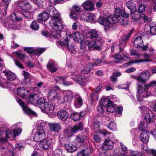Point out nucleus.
<instances>
[{
    "label": "nucleus",
    "mask_w": 156,
    "mask_h": 156,
    "mask_svg": "<svg viewBox=\"0 0 156 156\" xmlns=\"http://www.w3.org/2000/svg\"><path fill=\"white\" fill-rule=\"evenodd\" d=\"M96 41L88 40L85 41L84 44L81 45L80 49H82L83 51L85 50L84 48L85 46H87L89 48H94L95 49H98L99 46L97 45Z\"/></svg>",
    "instance_id": "9"
},
{
    "label": "nucleus",
    "mask_w": 156,
    "mask_h": 156,
    "mask_svg": "<svg viewBox=\"0 0 156 156\" xmlns=\"http://www.w3.org/2000/svg\"><path fill=\"white\" fill-rule=\"evenodd\" d=\"M34 3L38 6L42 8L43 6V1L42 0H33Z\"/></svg>",
    "instance_id": "50"
},
{
    "label": "nucleus",
    "mask_w": 156,
    "mask_h": 156,
    "mask_svg": "<svg viewBox=\"0 0 156 156\" xmlns=\"http://www.w3.org/2000/svg\"><path fill=\"white\" fill-rule=\"evenodd\" d=\"M95 16L94 14H89L86 16V19L88 21L91 22L94 20Z\"/></svg>",
    "instance_id": "47"
},
{
    "label": "nucleus",
    "mask_w": 156,
    "mask_h": 156,
    "mask_svg": "<svg viewBox=\"0 0 156 156\" xmlns=\"http://www.w3.org/2000/svg\"><path fill=\"white\" fill-rule=\"evenodd\" d=\"M156 86V81H152L147 85L145 84H139V88L137 89L138 94L137 95V99L140 101H142L144 98L147 97L148 90L149 87Z\"/></svg>",
    "instance_id": "3"
},
{
    "label": "nucleus",
    "mask_w": 156,
    "mask_h": 156,
    "mask_svg": "<svg viewBox=\"0 0 156 156\" xmlns=\"http://www.w3.org/2000/svg\"><path fill=\"white\" fill-rule=\"evenodd\" d=\"M73 133H76L78 130H83V124L82 123H79L73 127L70 128Z\"/></svg>",
    "instance_id": "30"
},
{
    "label": "nucleus",
    "mask_w": 156,
    "mask_h": 156,
    "mask_svg": "<svg viewBox=\"0 0 156 156\" xmlns=\"http://www.w3.org/2000/svg\"><path fill=\"white\" fill-rule=\"evenodd\" d=\"M45 123L44 121H42L39 123L37 128H38L39 127H41L43 129H45L44 126H45Z\"/></svg>",
    "instance_id": "60"
},
{
    "label": "nucleus",
    "mask_w": 156,
    "mask_h": 156,
    "mask_svg": "<svg viewBox=\"0 0 156 156\" xmlns=\"http://www.w3.org/2000/svg\"><path fill=\"white\" fill-rule=\"evenodd\" d=\"M105 108H104V107L100 104L97 107V111L101 113H102L104 112V109Z\"/></svg>",
    "instance_id": "53"
},
{
    "label": "nucleus",
    "mask_w": 156,
    "mask_h": 156,
    "mask_svg": "<svg viewBox=\"0 0 156 156\" xmlns=\"http://www.w3.org/2000/svg\"><path fill=\"white\" fill-rule=\"evenodd\" d=\"M73 37L74 41L76 42H81L83 38L82 34L78 32L74 33Z\"/></svg>",
    "instance_id": "31"
},
{
    "label": "nucleus",
    "mask_w": 156,
    "mask_h": 156,
    "mask_svg": "<svg viewBox=\"0 0 156 156\" xmlns=\"http://www.w3.org/2000/svg\"><path fill=\"white\" fill-rule=\"evenodd\" d=\"M17 102L21 106L25 112L33 115H35L36 113L34 111H32L30 108L27 107L25 105L24 103L20 99L17 98L16 99Z\"/></svg>",
    "instance_id": "16"
},
{
    "label": "nucleus",
    "mask_w": 156,
    "mask_h": 156,
    "mask_svg": "<svg viewBox=\"0 0 156 156\" xmlns=\"http://www.w3.org/2000/svg\"><path fill=\"white\" fill-rule=\"evenodd\" d=\"M149 132L147 130L143 131L141 133L140 139V140L145 144L147 143L149 140Z\"/></svg>",
    "instance_id": "18"
},
{
    "label": "nucleus",
    "mask_w": 156,
    "mask_h": 156,
    "mask_svg": "<svg viewBox=\"0 0 156 156\" xmlns=\"http://www.w3.org/2000/svg\"><path fill=\"white\" fill-rule=\"evenodd\" d=\"M18 10L16 11L21 14L27 19H32L33 16L31 12L26 9H30L31 6L27 0H20L18 2Z\"/></svg>",
    "instance_id": "2"
},
{
    "label": "nucleus",
    "mask_w": 156,
    "mask_h": 156,
    "mask_svg": "<svg viewBox=\"0 0 156 156\" xmlns=\"http://www.w3.org/2000/svg\"><path fill=\"white\" fill-rule=\"evenodd\" d=\"M134 46L136 48L142 47L144 45V43L141 37H136L133 42Z\"/></svg>",
    "instance_id": "27"
},
{
    "label": "nucleus",
    "mask_w": 156,
    "mask_h": 156,
    "mask_svg": "<svg viewBox=\"0 0 156 156\" xmlns=\"http://www.w3.org/2000/svg\"><path fill=\"white\" fill-rule=\"evenodd\" d=\"M6 76L7 79L10 81H13L16 79L15 74L10 71H4L3 72Z\"/></svg>",
    "instance_id": "29"
},
{
    "label": "nucleus",
    "mask_w": 156,
    "mask_h": 156,
    "mask_svg": "<svg viewBox=\"0 0 156 156\" xmlns=\"http://www.w3.org/2000/svg\"><path fill=\"white\" fill-rule=\"evenodd\" d=\"M94 65L96 66H99L101 64L102 60L101 59H96L94 60Z\"/></svg>",
    "instance_id": "58"
},
{
    "label": "nucleus",
    "mask_w": 156,
    "mask_h": 156,
    "mask_svg": "<svg viewBox=\"0 0 156 156\" xmlns=\"http://www.w3.org/2000/svg\"><path fill=\"white\" fill-rule=\"evenodd\" d=\"M22 130L20 128H17L14 129L13 131V137L15 138L17 136H18L20 134Z\"/></svg>",
    "instance_id": "46"
},
{
    "label": "nucleus",
    "mask_w": 156,
    "mask_h": 156,
    "mask_svg": "<svg viewBox=\"0 0 156 156\" xmlns=\"http://www.w3.org/2000/svg\"><path fill=\"white\" fill-rule=\"evenodd\" d=\"M144 61V60H143L142 59H137L133 61H130L127 63L126 64L127 65V66H129L134 63H138L139 62H143Z\"/></svg>",
    "instance_id": "49"
},
{
    "label": "nucleus",
    "mask_w": 156,
    "mask_h": 156,
    "mask_svg": "<svg viewBox=\"0 0 156 156\" xmlns=\"http://www.w3.org/2000/svg\"><path fill=\"white\" fill-rule=\"evenodd\" d=\"M46 100L43 98H40L37 101V105L40 107L42 105L46 103Z\"/></svg>",
    "instance_id": "45"
},
{
    "label": "nucleus",
    "mask_w": 156,
    "mask_h": 156,
    "mask_svg": "<svg viewBox=\"0 0 156 156\" xmlns=\"http://www.w3.org/2000/svg\"><path fill=\"white\" fill-rule=\"evenodd\" d=\"M73 133L70 129L69 128L66 129L64 132L65 136L67 138H69L73 135Z\"/></svg>",
    "instance_id": "43"
},
{
    "label": "nucleus",
    "mask_w": 156,
    "mask_h": 156,
    "mask_svg": "<svg viewBox=\"0 0 156 156\" xmlns=\"http://www.w3.org/2000/svg\"><path fill=\"white\" fill-rule=\"evenodd\" d=\"M37 96L35 94H32L30 95L29 98V101L30 103L33 104L35 102H37Z\"/></svg>",
    "instance_id": "42"
},
{
    "label": "nucleus",
    "mask_w": 156,
    "mask_h": 156,
    "mask_svg": "<svg viewBox=\"0 0 156 156\" xmlns=\"http://www.w3.org/2000/svg\"><path fill=\"white\" fill-rule=\"evenodd\" d=\"M6 138V139H9L12 136H13V134L12 132L10 130H8L5 132Z\"/></svg>",
    "instance_id": "54"
},
{
    "label": "nucleus",
    "mask_w": 156,
    "mask_h": 156,
    "mask_svg": "<svg viewBox=\"0 0 156 156\" xmlns=\"http://www.w3.org/2000/svg\"><path fill=\"white\" fill-rule=\"evenodd\" d=\"M120 145L122 150L123 152H125L127 150V148L126 146L122 143H120Z\"/></svg>",
    "instance_id": "64"
},
{
    "label": "nucleus",
    "mask_w": 156,
    "mask_h": 156,
    "mask_svg": "<svg viewBox=\"0 0 156 156\" xmlns=\"http://www.w3.org/2000/svg\"><path fill=\"white\" fill-rule=\"evenodd\" d=\"M46 133L45 129L41 127L37 128L34 137V140L37 142L41 141L46 138Z\"/></svg>",
    "instance_id": "7"
},
{
    "label": "nucleus",
    "mask_w": 156,
    "mask_h": 156,
    "mask_svg": "<svg viewBox=\"0 0 156 156\" xmlns=\"http://www.w3.org/2000/svg\"><path fill=\"white\" fill-rule=\"evenodd\" d=\"M113 142L112 141L107 139L105 141L102 148L104 150H107L113 148Z\"/></svg>",
    "instance_id": "22"
},
{
    "label": "nucleus",
    "mask_w": 156,
    "mask_h": 156,
    "mask_svg": "<svg viewBox=\"0 0 156 156\" xmlns=\"http://www.w3.org/2000/svg\"><path fill=\"white\" fill-rule=\"evenodd\" d=\"M69 40L67 39V37L63 39L61 41H60L59 42V44L61 46H64L68 49H70V48L69 47L68 45Z\"/></svg>",
    "instance_id": "38"
},
{
    "label": "nucleus",
    "mask_w": 156,
    "mask_h": 156,
    "mask_svg": "<svg viewBox=\"0 0 156 156\" xmlns=\"http://www.w3.org/2000/svg\"><path fill=\"white\" fill-rule=\"evenodd\" d=\"M145 8L146 5L144 4H141L140 5L138 8L139 12L140 13L144 12Z\"/></svg>",
    "instance_id": "52"
},
{
    "label": "nucleus",
    "mask_w": 156,
    "mask_h": 156,
    "mask_svg": "<svg viewBox=\"0 0 156 156\" xmlns=\"http://www.w3.org/2000/svg\"><path fill=\"white\" fill-rule=\"evenodd\" d=\"M48 99L52 101L56 100H60L61 98V96L53 89L48 90Z\"/></svg>",
    "instance_id": "10"
},
{
    "label": "nucleus",
    "mask_w": 156,
    "mask_h": 156,
    "mask_svg": "<svg viewBox=\"0 0 156 156\" xmlns=\"http://www.w3.org/2000/svg\"><path fill=\"white\" fill-rule=\"evenodd\" d=\"M108 127L112 130H115L116 129V124L113 122H111L108 125Z\"/></svg>",
    "instance_id": "51"
},
{
    "label": "nucleus",
    "mask_w": 156,
    "mask_h": 156,
    "mask_svg": "<svg viewBox=\"0 0 156 156\" xmlns=\"http://www.w3.org/2000/svg\"><path fill=\"white\" fill-rule=\"evenodd\" d=\"M93 138L96 142L97 143L100 142V138L99 136L96 134L93 136Z\"/></svg>",
    "instance_id": "61"
},
{
    "label": "nucleus",
    "mask_w": 156,
    "mask_h": 156,
    "mask_svg": "<svg viewBox=\"0 0 156 156\" xmlns=\"http://www.w3.org/2000/svg\"><path fill=\"white\" fill-rule=\"evenodd\" d=\"M83 104V100L81 96L78 94L74 95V105L75 107L78 108L82 106Z\"/></svg>",
    "instance_id": "17"
},
{
    "label": "nucleus",
    "mask_w": 156,
    "mask_h": 156,
    "mask_svg": "<svg viewBox=\"0 0 156 156\" xmlns=\"http://www.w3.org/2000/svg\"><path fill=\"white\" fill-rule=\"evenodd\" d=\"M87 137L85 136L82 134H79L76 136L75 141L77 143H84Z\"/></svg>",
    "instance_id": "32"
},
{
    "label": "nucleus",
    "mask_w": 156,
    "mask_h": 156,
    "mask_svg": "<svg viewBox=\"0 0 156 156\" xmlns=\"http://www.w3.org/2000/svg\"><path fill=\"white\" fill-rule=\"evenodd\" d=\"M9 19L14 21L20 20H22L21 18L17 17L16 14L15 13H13L10 15L9 16Z\"/></svg>",
    "instance_id": "44"
},
{
    "label": "nucleus",
    "mask_w": 156,
    "mask_h": 156,
    "mask_svg": "<svg viewBox=\"0 0 156 156\" xmlns=\"http://www.w3.org/2000/svg\"><path fill=\"white\" fill-rule=\"evenodd\" d=\"M63 99L66 102H71L73 99V93L70 90H66L63 92Z\"/></svg>",
    "instance_id": "12"
},
{
    "label": "nucleus",
    "mask_w": 156,
    "mask_h": 156,
    "mask_svg": "<svg viewBox=\"0 0 156 156\" xmlns=\"http://www.w3.org/2000/svg\"><path fill=\"white\" fill-rule=\"evenodd\" d=\"M30 27L31 29L34 30H37L39 28L38 24L36 20H34L32 22Z\"/></svg>",
    "instance_id": "41"
},
{
    "label": "nucleus",
    "mask_w": 156,
    "mask_h": 156,
    "mask_svg": "<svg viewBox=\"0 0 156 156\" xmlns=\"http://www.w3.org/2000/svg\"><path fill=\"white\" fill-rule=\"evenodd\" d=\"M11 0H2L1 2L0 5L3 6L5 5V9H6L7 8L8 4L10 3Z\"/></svg>",
    "instance_id": "48"
},
{
    "label": "nucleus",
    "mask_w": 156,
    "mask_h": 156,
    "mask_svg": "<svg viewBox=\"0 0 156 156\" xmlns=\"http://www.w3.org/2000/svg\"><path fill=\"white\" fill-rule=\"evenodd\" d=\"M140 17L142 18L144 21L145 22H147L149 21L148 18L146 16L144 15L143 16H142L140 14H139V16L138 17V19H139Z\"/></svg>",
    "instance_id": "63"
},
{
    "label": "nucleus",
    "mask_w": 156,
    "mask_h": 156,
    "mask_svg": "<svg viewBox=\"0 0 156 156\" xmlns=\"http://www.w3.org/2000/svg\"><path fill=\"white\" fill-rule=\"evenodd\" d=\"M115 57L116 59L119 60L122 59L124 61L126 60V59H125V58L123 57L120 55H116Z\"/></svg>",
    "instance_id": "59"
},
{
    "label": "nucleus",
    "mask_w": 156,
    "mask_h": 156,
    "mask_svg": "<svg viewBox=\"0 0 156 156\" xmlns=\"http://www.w3.org/2000/svg\"><path fill=\"white\" fill-rule=\"evenodd\" d=\"M23 74L24 76V80L22 83V84L24 85H29L30 83V74L24 70Z\"/></svg>",
    "instance_id": "28"
},
{
    "label": "nucleus",
    "mask_w": 156,
    "mask_h": 156,
    "mask_svg": "<svg viewBox=\"0 0 156 156\" xmlns=\"http://www.w3.org/2000/svg\"><path fill=\"white\" fill-rule=\"evenodd\" d=\"M81 8L79 6H74L70 15V18L75 20L77 19V12H80Z\"/></svg>",
    "instance_id": "23"
},
{
    "label": "nucleus",
    "mask_w": 156,
    "mask_h": 156,
    "mask_svg": "<svg viewBox=\"0 0 156 156\" xmlns=\"http://www.w3.org/2000/svg\"><path fill=\"white\" fill-rule=\"evenodd\" d=\"M46 11L49 13V15L52 16L49 22L50 25L53 26L54 22L61 20L60 15L53 6L48 5Z\"/></svg>",
    "instance_id": "5"
},
{
    "label": "nucleus",
    "mask_w": 156,
    "mask_h": 156,
    "mask_svg": "<svg viewBox=\"0 0 156 156\" xmlns=\"http://www.w3.org/2000/svg\"><path fill=\"white\" fill-rule=\"evenodd\" d=\"M16 56L19 59L23 60L25 58L26 55L23 54L17 53Z\"/></svg>",
    "instance_id": "57"
},
{
    "label": "nucleus",
    "mask_w": 156,
    "mask_h": 156,
    "mask_svg": "<svg viewBox=\"0 0 156 156\" xmlns=\"http://www.w3.org/2000/svg\"><path fill=\"white\" fill-rule=\"evenodd\" d=\"M131 32L132 31H130L128 34H126L120 38V43L119 45V47L120 52H121L122 51L124 48L125 47V44L126 41L128 40Z\"/></svg>",
    "instance_id": "14"
},
{
    "label": "nucleus",
    "mask_w": 156,
    "mask_h": 156,
    "mask_svg": "<svg viewBox=\"0 0 156 156\" xmlns=\"http://www.w3.org/2000/svg\"><path fill=\"white\" fill-rule=\"evenodd\" d=\"M45 50V48H37L36 50L37 52V54L39 55H40Z\"/></svg>",
    "instance_id": "55"
},
{
    "label": "nucleus",
    "mask_w": 156,
    "mask_h": 156,
    "mask_svg": "<svg viewBox=\"0 0 156 156\" xmlns=\"http://www.w3.org/2000/svg\"><path fill=\"white\" fill-rule=\"evenodd\" d=\"M121 73L120 72L114 73L112 76L110 77V80L113 82H115L116 81L117 78L120 76Z\"/></svg>",
    "instance_id": "40"
},
{
    "label": "nucleus",
    "mask_w": 156,
    "mask_h": 156,
    "mask_svg": "<svg viewBox=\"0 0 156 156\" xmlns=\"http://www.w3.org/2000/svg\"><path fill=\"white\" fill-rule=\"evenodd\" d=\"M113 102L107 98H102L100 101L99 104L106 108L108 112H113L115 111V105Z\"/></svg>",
    "instance_id": "6"
},
{
    "label": "nucleus",
    "mask_w": 156,
    "mask_h": 156,
    "mask_svg": "<svg viewBox=\"0 0 156 156\" xmlns=\"http://www.w3.org/2000/svg\"><path fill=\"white\" fill-rule=\"evenodd\" d=\"M139 108L140 111L145 115L144 119L146 121L148 122H150L151 121L150 116V113H151V111L144 106H140Z\"/></svg>",
    "instance_id": "11"
},
{
    "label": "nucleus",
    "mask_w": 156,
    "mask_h": 156,
    "mask_svg": "<svg viewBox=\"0 0 156 156\" xmlns=\"http://www.w3.org/2000/svg\"><path fill=\"white\" fill-rule=\"evenodd\" d=\"M56 82H61V81H64L65 80V78L63 77L59 76L57 77L55 79Z\"/></svg>",
    "instance_id": "62"
},
{
    "label": "nucleus",
    "mask_w": 156,
    "mask_h": 156,
    "mask_svg": "<svg viewBox=\"0 0 156 156\" xmlns=\"http://www.w3.org/2000/svg\"><path fill=\"white\" fill-rule=\"evenodd\" d=\"M17 94L22 98H26L28 94V91L24 87H20L17 90Z\"/></svg>",
    "instance_id": "20"
},
{
    "label": "nucleus",
    "mask_w": 156,
    "mask_h": 156,
    "mask_svg": "<svg viewBox=\"0 0 156 156\" xmlns=\"http://www.w3.org/2000/svg\"><path fill=\"white\" fill-rule=\"evenodd\" d=\"M57 66L55 61L52 59H50L47 66V68L51 73H54L57 70Z\"/></svg>",
    "instance_id": "15"
},
{
    "label": "nucleus",
    "mask_w": 156,
    "mask_h": 156,
    "mask_svg": "<svg viewBox=\"0 0 156 156\" xmlns=\"http://www.w3.org/2000/svg\"><path fill=\"white\" fill-rule=\"evenodd\" d=\"M48 18V13L46 12H43L38 15V20L40 21H45Z\"/></svg>",
    "instance_id": "35"
},
{
    "label": "nucleus",
    "mask_w": 156,
    "mask_h": 156,
    "mask_svg": "<svg viewBox=\"0 0 156 156\" xmlns=\"http://www.w3.org/2000/svg\"><path fill=\"white\" fill-rule=\"evenodd\" d=\"M14 61L16 65L20 68H23L21 63L17 59H14Z\"/></svg>",
    "instance_id": "56"
},
{
    "label": "nucleus",
    "mask_w": 156,
    "mask_h": 156,
    "mask_svg": "<svg viewBox=\"0 0 156 156\" xmlns=\"http://www.w3.org/2000/svg\"><path fill=\"white\" fill-rule=\"evenodd\" d=\"M126 6L129 10L131 14H133L136 10V8L135 4L132 1H128L126 3Z\"/></svg>",
    "instance_id": "25"
},
{
    "label": "nucleus",
    "mask_w": 156,
    "mask_h": 156,
    "mask_svg": "<svg viewBox=\"0 0 156 156\" xmlns=\"http://www.w3.org/2000/svg\"><path fill=\"white\" fill-rule=\"evenodd\" d=\"M54 109V107L53 104H48V106L46 107L44 111L45 113L48 114L49 113H51Z\"/></svg>",
    "instance_id": "39"
},
{
    "label": "nucleus",
    "mask_w": 156,
    "mask_h": 156,
    "mask_svg": "<svg viewBox=\"0 0 156 156\" xmlns=\"http://www.w3.org/2000/svg\"><path fill=\"white\" fill-rule=\"evenodd\" d=\"M49 125L50 130L52 131L58 132L61 129L59 123H50Z\"/></svg>",
    "instance_id": "26"
},
{
    "label": "nucleus",
    "mask_w": 156,
    "mask_h": 156,
    "mask_svg": "<svg viewBox=\"0 0 156 156\" xmlns=\"http://www.w3.org/2000/svg\"><path fill=\"white\" fill-rule=\"evenodd\" d=\"M94 5L93 1L92 0H88L82 4L83 8L86 10H92Z\"/></svg>",
    "instance_id": "24"
},
{
    "label": "nucleus",
    "mask_w": 156,
    "mask_h": 156,
    "mask_svg": "<svg viewBox=\"0 0 156 156\" xmlns=\"http://www.w3.org/2000/svg\"><path fill=\"white\" fill-rule=\"evenodd\" d=\"M147 27L150 29V33L152 34L156 35V24L151 23Z\"/></svg>",
    "instance_id": "37"
},
{
    "label": "nucleus",
    "mask_w": 156,
    "mask_h": 156,
    "mask_svg": "<svg viewBox=\"0 0 156 156\" xmlns=\"http://www.w3.org/2000/svg\"><path fill=\"white\" fill-rule=\"evenodd\" d=\"M86 36L87 38L96 41L97 43H101V42L102 39L94 30H92L89 32L86 33Z\"/></svg>",
    "instance_id": "8"
},
{
    "label": "nucleus",
    "mask_w": 156,
    "mask_h": 156,
    "mask_svg": "<svg viewBox=\"0 0 156 156\" xmlns=\"http://www.w3.org/2000/svg\"><path fill=\"white\" fill-rule=\"evenodd\" d=\"M129 12L123 9H116L114 12L113 16H110L107 18L102 16L98 19V22L105 26V30H108L112 27L113 23L119 21L121 24H124V17L128 18Z\"/></svg>",
    "instance_id": "1"
},
{
    "label": "nucleus",
    "mask_w": 156,
    "mask_h": 156,
    "mask_svg": "<svg viewBox=\"0 0 156 156\" xmlns=\"http://www.w3.org/2000/svg\"><path fill=\"white\" fill-rule=\"evenodd\" d=\"M40 147L43 149H48L51 144V139H44L40 141Z\"/></svg>",
    "instance_id": "21"
},
{
    "label": "nucleus",
    "mask_w": 156,
    "mask_h": 156,
    "mask_svg": "<svg viewBox=\"0 0 156 156\" xmlns=\"http://www.w3.org/2000/svg\"><path fill=\"white\" fill-rule=\"evenodd\" d=\"M65 149L68 152H73L77 149L75 146L72 144H66L65 146Z\"/></svg>",
    "instance_id": "36"
},
{
    "label": "nucleus",
    "mask_w": 156,
    "mask_h": 156,
    "mask_svg": "<svg viewBox=\"0 0 156 156\" xmlns=\"http://www.w3.org/2000/svg\"><path fill=\"white\" fill-rule=\"evenodd\" d=\"M72 78L73 80L79 83L80 84L82 85L83 84V81L80 80V77L79 76L78 73L76 72L72 73Z\"/></svg>",
    "instance_id": "33"
},
{
    "label": "nucleus",
    "mask_w": 156,
    "mask_h": 156,
    "mask_svg": "<svg viewBox=\"0 0 156 156\" xmlns=\"http://www.w3.org/2000/svg\"><path fill=\"white\" fill-rule=\"evenodd\" d=\"M57 116L60 120L65 121L68 117L69 114L66 110H62L58 112Z\"/></svg>",
    "instance_id": "19"
},
{
    "label": "nucleus",
    "mask_w": 156,
    "mask_h": 156,
    "mask_svg": "<svg viewBox=\"0 0 156 156\" xmlns=\"http://www.w3.org/2000/svg\"><path fill=\"white\" fill-rule=\"evenodd\" d=\"M149 73L148 72H142L136 79L139 82L138 86H139V84L141 85V84H140L141 83H143L142 84H145V83L149 77Z\"/></svg>",
    "instance_id": "13"
},
{
    "label": "nucleus",
    "mask_w": 156,
    "mask_h": 156,
    "mask_svg": "<svg viewBox=\"0 0 156 156\" xmlns=\"http://www.w3.org/2000/svg\"><path fill=\"white\" fill-rule=\"evenodd\" d=\"M83 115L82 114V112L77 113L74 112L72 113L70 116L71 118L74 121H76L79 120L80 118L83 116Z\"/></svg>",
    "instance_id": "34"
},
{
    "label": "nucleus",
    "mask_w": 156,
    "mask_h": 156,
    "mask_svg": "<svg viewBox=\"0 0 156 156\" xmlns=\"http://www.w3.org/2000/svg\"><path fill=\"white\" fill-rule=\"evenodd\" d=\"M54 23L53 26L50 25L53 30L50 33L49 37L54 39H58L61 36V32L63 29V22L61 20L56 21Z\"/></svg>",
    "instance_id": "4"
}]
</instances>
